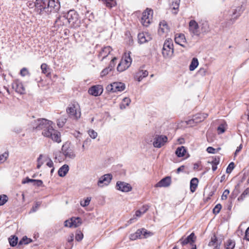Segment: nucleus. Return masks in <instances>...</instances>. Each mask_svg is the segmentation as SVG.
<instances>
[{"label": "nucleus", "instance_id": "obj_52", "mask_svg": "<svg viewBox=\"0 0 249 249\" xmlns=\"http://www.w3.org/2000/svg\"><path fill=\"white\" fill-rule=\"evenodd\" d=\"M112 66L109 67L108 68H107L105 69H104L102 72H101V75L105 76L108 73L109 71H111Z\"/></svg>", "mask_w": 249, "mask_h": 249}, {"label": "nucleus", "instance_id": "obj_37", "mask_svg": "<svg viewBox=\"0 0 249 249\" xmlns=\"http://www.w3.org/2000/svg\"><path fill=\"white\" fill-rule=\"evenodd\" d=\"M128 68L129 67L127 66L126 64H125V63L121 60L118 65L117 70L119 71H123Z\"/></svg>", "mask_w": 249, "mask_h": 249}, {"label": "nucleus", "instance_id": "obj_38", "mask_svg": "<svg viewBox=\"0 0 249 249\" xmlns=\"http://www.w3.org/2000/svg\"><path fill=\"white\" fill-rule=\"evenodd\" d=\"M236 10H234L232 13L231 18L228 21V23L229 25L232 24L235 21V20L238 18L240 16L239 14L235 16V15L236 14Z\"/></svg>", "mask_w": 249, "mask_h": 249}, {"label": "nucleus", "instance_id": "obj_60", "mask_svg": "<svg viewBox=\"0 0 249 249\" xmlns=\"http://www.w3.org/2000/svg\"><path fill=\"white\" fill-rule=\"evenodd\" d=\"M40 204L39 202H36L35 205L33 207L32 209L31 210V212H35L38 209V207L40 206Z\"/></svg>", "mask_w": 249, "mask_h": 249}, {"label": "nucleus", "instance_id": "obj_49", "mask_svg": "<svg viewBox=\"0 0 249 249\" xmlns=\"http://www.w3.org/2000/svg\"><path fill=\"white\" fill-rule=\"evenodd\" d=\"M222 208V206L220 204H217L213 209V213L216 214L218 213Z\"/></svg>", "mask_w": 249, "mask_h": 249}, {"label": "nucleus", "instance_id": "obj_14", "mask_svg": "<svg viewBox=\"0 0 249 249\" xmlns=\"http://www.w3.org/2000/svg\"><path fill=\"white\" fill-rule=\"evenodd\" d=\"M196 236L194 232L191 233L188 237L183 239L182 237L179 241L181 243L182 246H184L188 244H190L191 246H194V243L196 240Z\"/></svg>", "mask_w": 249, "mask_h": 249}, {"label": "nucleus", "instance_id": "obj_27", "mask_svg": "<svg viewBox=\"0 0 249 249\" xmlns=\"http://www.w3.org/2000/svg\"><path fill=\"white\" fill-rule=\"evenodd\" d=\"M207 116L208 115L207 114L199 113L195 115L194 117L195 118V120H196V123H199L203 121Z\"/></svg>", "mask_w": 249, "mask_h": 249}, {"label": "nucleus", "instance_id": "obj_31", "mask_svg": "<svg viewBox=\"0 0 249 249\" xmlns=\"http://www.w3.org/2000/svg\"><path fill=\"white\" fill-rule=\"evenodd\" d=\"M8 241L11 246L15 247L18 244V237L15 235H11L8 238Z\"/></svg>", "mask_w": 249, "mask_h": 249}, {"label": "nucleus", "instance_id": "obj_33", "mask_svg": "<svg viewBox=\"0 0 249 249\" xmlns=\"http://www.w3.org/2000/svg\"><path fill=\"white\" fill-rule=\"evenodd\" d=\"M170 6L173 9H177L179 7L180 0H169Z\"/></svg>", "mask_w": 249, "mask_h": 249}, {"label": "nucleus", "instance_id": "obj_32", "mask_svg": "<svg viewBox=\"0 0 249 249\" xmlns=\"http://www.w3.org/2000/svg\"><path fill=\"white\" fill-rule=\"evenodd\" d=\"M41 69L42 72L44 74H46L47 76L51 74L50 69L46 63H43L41 65Z\"/></svg>", "mask_w": 249, "mask_h": 249}, {"label": "nucleus", "instance_id": "obj_36", "mask_svg": "<svg viewBox=\"0 0 249 249\" xmlns=\"http://www.w3.org/2000/svg\"><path fill=\"white\" fill-rule=\"evenodd\" d=\"M32 242V240L28 238L27 236H24L19 242L18 245H27Z\"/></svg>", "mask_w": 249, "mask_h": 249}, {"label": "nucleus", "instance_id": "obj_44", "mask_svg": "<svg viewBox=\"0 0 249 249\" xmlns=\"http://www.w3.org/2000/svg\"><path fill=\"white\" fill-rule=\"evenodd\" d=\"M90 200H91V197H88L86 199H84L83 200L81 201L80 205L82 207L87 206L89 205Z\"/></svg>", "mask_w": 249, "mask_h": 249}, {"label": "nucleus", "instance_id": "obj_4", "mask_svg": "<svg viewBox=\"0 0 249 249\" xmlns=\"http://www.w3.org/2000/svg\"><path fill=\"white\" fill-rule=\"evenodd\" d=\"M69 116L74 120H78L81 117V109L78 103H74L70 105L66 109Z\"/></svg>", "mask_w": 249, "mask_h": 249}, {"label": "nucleus", "instance_id": "obj_43", "mask_svg": "<svg viewBox=\"0 0 249 249\" xmlns=\"http://www.w3.org/2000/svg\"><path fill=\"white\" fill-rule=\"evenodd\" d=\"M147 209V208L143 207L141 210H138L136 212L134 216H136V217H141L142 214L146 212Z\"/></svg>", "mask_w": 249, "mask_h": 249}, {"label": "nucleus", "instance_id": "obj_26", "mask_svg": "<svg viewBox=\"0 0 249 249\" xmlns=\"http://www.w3.org/2000/svg\"><path fill=\"white\" fill-rule=\"evenodd\" d=\"M200 34H206L210 31L209 25L207 21H204L200 24Z\"/></svg>", "mask_w": 249, "mask_h": 249}, {"label": "nucleus", "instance_id": "obj_64", "mask_svg": "<svg viewBox=\"0 0 249 249\" xmlns=\"http://www.w3.org/2000/svg\"><path fill=\"white\" fill-rule=\"evenodd\" d=\"M47 165L49 167H53V163L51 160H49L46 163Z\"/></svg>", "mask_w": 249, "mask_h": 249}, {"label": "nucleus", "instance_id": "obj_54", "mask_svg": "<svg viewBox=\"0 0 249 249\" xmlns=\"http://www.w3.org/2000/svg\"><path fill=\"white\" fill-rule=\"evenodd\" d=\"M8 156V154L5 152L4 153L0 155V162L4 161Z\"/></svg>", "mask_w": 249, "mask_h": 249}, {"label": "nucleus", "instance_id": "obj_34", "mask_svg": "<svg viewBox=\"0 0 249 249\" xmlns=\"http://www.w3.org/2000/svg\"><path fill=\"white\" fill-rule=\"evenodd\" d=\"M235 242L231 240H228L225 243V249H233L235 247Z\"/></svg>", "mask_w": 249, "mask_h": 249}, {"label": "nucleus", "instance_id": "obj_28", "mask_svg": "<svg viewBox=\"0 0 249 249\" xmlns=\"http://www.w3.org/2000/svg\"><path fill=\"white\" fill-rule=\"evenodd\" d=\"M186 150L183 146L178 147L176 151V154L178 157H182L184 156Z\"/></svg>", "mask_w": 249, "mask_h": 249}, {"label": "nucleus", "instance_id": "obj_5", "mask_svg": "<svg viewBox=\"0 0 249 249\" xmlns=\"http://www.w3.org/2000/svg\"><path fill=\"white\" fill-rule=\"evenodd\" d=\"M66 18L71 27L76 28L79 26L78 16L74 10H70L66 15Z\"/></svg>", "mask_w": 249, "mask_h": 249}, {"label": "nucleus", "instance_id": "obj_58", "mask_svg": "<svg viewBox=\"0 0 249 249\" xmlns=\"http://www.w3.org/2000/svg\"><path fill=\"white\" fill-rule=\"evenodd\" d=\"M34 181H35V179H30L28 177H27L25 179H24L22 181V184L28 183L29 182L34 183Z\"/></svg>", "mask_w": 249, "mask_h": 249}, {"label": "nucleus", "instance_id": "obj_48", "mask_svg": "<svg viewBox=\"0 0 249 249\" xmlns=\"http://www.w3.org/2000/svg\"><path fill=\"white\" fill-rule=\"evenodd\" d=\"M89 136L93 139H95L97 136V133L93 129H90L88 131Z\"/></svg>", "mask_w": 249, "mask_h": 249}, {"label": "nucleus", "instance_id": "obj_13", "mask_svg": "<svg viewBox=\"0 0 249 249\" xmlns=\"http://www.w3.org/2000/svg\"><path fill=\"white\" fill-rule=\"evenodd\" d=\"M116 189L123 192H128L132 190L131 186L128 183L118 181L116 183Z\"/></svg>", "mask_w": 249, "mask_h": 249}, {"label": "nucleus", "instance_id": "obj_19", "mask_svg": "<svg viewBox=\"0 0 249 249\" xmlns=\"http://www.w3.org/2000/svg\"><path fill=\"white\" fill-rule=\"evenodd\" d=\"M171 178L170 177H166L158 182L155 186L156 187H167L171 184Z\"/></svg>", "mask_w": 249, "mask_h": 249}, {"label": "nucleus", "instance_id": "obj_53", "mask_svg": "<svg viewBox=\"0 0 249 249\" xmlns=\"http://www.w3.org/2000/svg\"><path fill=\"white\" fill-rule=\"evenodd\" d=\"M42 155H40L39 157L37 158V168L39 169L41 165L43 164V162L42 161Z\"/></svg>", "mask_w": 249, "mask_h": 249}, {"label": "nucleus", "instance_id": "obj_29", "mask_svg": "<svg viewBox=\"0 0 249 249\" xmlns=\"http://www.w3.org/2000/svg\"><path fill=\"white\" fill-rule=\"evenodd\" d=\"M198 65V59L196 58H193L189 66V70L191 71H194Z\"/></svg>", "mask_w": 249, "mask_h": 249}, {"label": "nucleus", "instance_id": "obj_41", "mask_svg": "<svg viewBox=\"0 0 249 249\" xmlns=\"http://www.w3.org/2000/svg\"><path fill=\"white\" fill-rule=\"evenodd\" d=\"M249 195V187L247 188L243 193L239 196L238 200L243 201L247 196Z\"/></svg>", "mask_w": 249, "mask_h": 249}, {"label": "nucleus", "instance_id": "obj_1", "mask_svg": "<svg viewBox=\"0 0 249 249\" xmlns=\"http://www.w3.org/2000/svg\"><path fill=\"white\" fill-rule=\"evenodd\" d=\"M35 6V11L42 16L54 13L60 8L58 1L55 0H36Z\"/></svg>", "mask_w": 249, "mask_h": 249}, {"label": "nucleus", "instance_id": "obj_61", "mask_svg": "<svg viewBox=\"0 0 249 249\" xmlns=\"http://www.w3.org/2000/svg\"><path fill=\"white\" fill-rule=\"evenodd\" d=\"M245 239L249 241V227L247 229L245 232Z\"/></svg>", "mask_w": 249, "mask_h": 249}, {"label": "nucleus", "instance_id": "obj_15", "mask_svg": "<svg viewBox=\"0 0 249 249\" xmlns=\"http://www.w3.org/2000/svg\"><path fill=\"white\" fill-rule=\"evenodd\" d=\"M103 91V89L101 85H96L91 87L89 89L88 92L89 94L98 96L100 95Z\"/></svg>", "mask_w": 249, "mask_h": 249}, {"label": "nucleus", "instance_id": "obj_55", "mask_svg": "<svg viewBox=\"0 0 249 249\" xmlns=\"http://www.w3.org/2000/svg\"><path fill=\"white\" fill-rule=\"evenodd\" d=\"M20 73L21 76H25L29 74V71L26 68H23L20 70Z\"/></svg>", "mask_w": 249, "mask_h": 249}, {"label": "nucleus", "instance_id": "obj_17", "mask_svg": "<svg viewBox=\"0 0 249 249\" xmlns=\"http://www.w3.org/2000/svg\"><path fill=\"white\" fill-rule=\"evenodd\" d=\"M175 42L181 46L186 48V41L184 35L182 34H177L175 37Z\"/></svg>", "mask_w": 249, "mask_h": 249}, {"label": "nucleus", "instance_id": "obj_56", "mask_svg": "<svg viewBox=\"0 0 249 249\" xmlns=\"http://www.w3.org/2000/svg\"><path fill=\"white\" fill-rule=\"evenodd\" d=\"M34 185L37 187L42 186L43 185V181L40 179H35Z\"/></svg>", "mask_w": 249, "mask_h": 249}, {"label": "nucleus", "instance_id": "obj_45", "mask_svg": "<svg viewBox=\"0 0 249 249\" xmlns=\"http://www.w3.org/2000/svg\"><path fill=\"white\" fill-rule=\"evenodd\" d=\"M8 200L7 196L2 195L0 196V206L4 205Z\"/></svg>", "mask_w": 249, "mask_h": 249}, {"label": "nucleus", "instance_id": "obj_50", "mask_svg": "<svg viewBox=\"0 0 249 249\" xmlns=\"http://www.w3.org/2000/svg\"><path fill=\"white\" fill-rule=\"evenodd\" d=\"M234 168V163L233 162H231L228 166L226 172L227 173H230Z\"/></svg>", "mask_w": 249, "mask_h": 249}, {"label": "nucleus", "instance_id": "obj_20", "mask_svg": "<svg viewBox=\"0 0 249 249\" xmlns=\"http://www.w3.org/2000/svg\"><path fill=\"white\" fill-rule=\"evenodd\" d=\"M111 48L110 46H106L103 48L98 54V57L103 60L111 52Z\"/></svg>", "mask_w": 249, "mask_h": 249}, {"label": "nucleus", "instance_id": "obj_18", "mask_svg": "<svg viewBox=\"0 0 249 249\" xmlns=\"http://www.w3.org/2000/svg\"><path fill=\"white\" fill-rule=\"evenodd\" d=\"M139 42L143 44L148 42L151 39V36L148 33L143 32L138 34V36Z\"/></svg>", "mask_w": 249, "mask_h": 249}, {"label": "nucleus", "instance_id": "obj_7", "mask_svg": "<svg viewBox=\"0 0 249 249\" xmlns=\"http://www.w3.org/2000/svg\"><path fill=\"white\" fill-rule=\"evenodd\" d=\"M153 16V11L146 9L143 13L141 18V23L143 26L147 27L151 22Z\"/></svg>", "mask_w": 249, "mask_h": 249}, {"label": "nucleus", "instance_id": "obj_3", "mask_svg": "<svg viewBox=\"0 0 249 249\" xmlns=\"http://www.w3.org/2000/svg\"><path fill=\"white\" fill-rule=\"evenodd\" d=\"M174 54V45L172 40L168 38L165 40L163 45L162 54L164 58H171Z\"/></svg>", "mask_w": 249, "mask_h": 249}, {"label": "nucleus", "instance_id": "obj_51", "mask_svg": "<svg viewBox=\"0 0 249 249\" xmlns=\"http://www.w3.org/2000/svg\"><path fill=\"white\" fill-rule=\"evenodd\" d=\"M83 238V234L82 233L81 231H78L77 232L76 235H75V239L77 241H80L82 240V239Z\"/></svg>", "mask_w": 249, "mask_h": 249}, {"label": "nucleus", "instance_id": "obj_21", "mask_svg": "<svg viewBox=\"0 0 249 249\" xmlns=\"http://www.w3.org/2000/svg\"><path fill=\"white\" fill-rule=\"evenodd\" d=\"M13 88L16 91L20 94H23L25 89L22 83L19 82H16L13 85Z\"/></svg>", "mask_w": 249, "mask_h": 249}, {"label": "nucleus", "instance_id": "obj_9", "mask_svg": "<svg viewBox=\"0 0 249 249\" xmlns=\"http://www.w3.org/2000/svg\"><path fill=\"white\" fill-rule=\"evenodd\" d=\"M189 32L192 36H199L200 35L199 27L197 23L194 20L189 22Z\"/></svg>", "mask_w": 249, "mask_h": 249}, {"label": "nucleus", "instance_id": "obj_10", "mask_svg": "<svg viewBox=\"0 0 249 249\" xmlns=\"http://www.w3.org/2000/svg\"><path fill=\"white\" fill-rule=\"evenodd\" d=\"M82 224V220L79 217H71L65 221V226L69 228H76Z\"/></svg>", "mask_w": 249, "mask_h": 249}, {"label": "nucleus", "instance_id": "obj_23", "mask_svg": "<svg viewBox=\"0 0 249 249\" xmlns=\"http://www.w3.org/2000/svg\"><path fill=\"white\" fill-rule=\"evenodd\" d=\"M169 29L166 22L162 21L159 24V33L160 34H162L166 33L168 32Z\"/></svg>", "mask_w": 249, "mask_h": 249}, {"label": "nucleus", "instance_id": "obj_30", "mask_svg": "<svg viewBox=\"0 0 249 249\" xmlns=\"http://www.w3.org/2000/svg\"><path fill=\"white\" fill-rule=\"evenodd\" d=\"M129 238L131 240H135L138 238H142V231L138 230L135 233L130 235Z\"/></svg>", "mask_w": 249, "mask_h": 249}, {"label": "nucleus", "instance_id": "obj_25", "mask_svg": "<svg viewBox=\"0 0 249 249\" xmlns=\"http://www.w3.org/2000/svg\"><path fill=\"white\" fill-rule=\"evenodd\" d=\"M69 170V167L68 165L65 164L60 167L58 171V175L61 177H65Z\"/></svg>", "mask_w": 249, "mask_h": 249}, {"label": "nucleus", "instance_id": "obj_63", "mask_svg": "<svg viewBox=\"0 0 249 249\" xmlns=\"http://www.w3.org/2000/svg\"><path fill=\"white\" fill-rule=\"evenodd\" d=\"M74 234L73 233L71 234L69 238H68V242L71 243L73 241Z\"/></svg>", "mask_w": 249, "mask_h": 249}, {"label": "nucleus", "instance_id": "obj_47", "mask_svg": "<svg viewBox=\"0 0 249 249\" xmlns=\"http://www.w3.org/2000/svg\"><path fill=\"white\" fill-rule=\"evenodd\" d=\"M185 123L187 125L190 126H195L196 124H197L196 123V120H195V118L194 117L192 119L186 121Z\"/></svg>", "mask_w": 249, "mask_h": 249}, {"label": "nucleus", "instance_id": "obj_62", "mask_svg": "<svg viewBox=\"0 0 249 249\" xmlns=\"http://www.w3.org/2000/svg\"><path fill=\"white\" fill-rule=\"evenodd\" d=\"M83 143L86 145L87 147H88L91 143V140L89 138H87L84 141Z\"/></svg>", "mask_w": 249, "mask_h": 249}, {"label": "nucleus", "instance_id": "obj_16", "mask_svg": "<svg viewBox=\"0 0 249 249\" xmlns=\"http://www.w3.org/2000/svg\"><path fill=\"white\" fill-rule=\"evenodd\" d=\"M112 179V176L110 174H106L101 177L97 183L99 187H103L104 185H107Z\"/></svg>", "mask_w": 249, "mask_h": 249}, {"label": "nucleus", "instance_id": "obj_11", "mask_svg": "<svg viewBox=\"0 0 249 249\" xmlns=\"http://www.w3.org/2000/svg\"><path fill=\"white\" fill-rule=\"evenodd\" d=\"M62 151L66 158L73 159L76 157L73 149L68 144L63 145Z\"/></svg>", "mask_w": 249, "mask_h": 249}, {"label": "nucleus", "instance_id": "obj_42", "mask_svg": "<svg viewBox=\"0 0 249 249\" xmlns=\"http://www.w3.org/2000/svg\"><path fill=\"white\" fill-rule=\"evenodd\" d=\"M211 163L212 164V170L213 171H214L217 168V165L219 163V159H214V160H213V161Z\"/></svg>", "mask_w": 249, "mask_h": 249}, {"label": "nucleus", "instance_id": "obj_2", "mask_svg": "<svg viewBox=\"0 0 249 249\" xmlns=\"http://www.w3.org/2000/svg\"><path fill=\"white\" fill-rule=\"evenodd\" d=\"M52 124H49L42 131V134L46 137L51 138L54 142L58 143L61 142L60 134L56 130L53 129Z\"/></svg>", "mask_w": 249, "mask_h": 249}, {"label": "nucleus", "instance_id": "obj_8", "mask_svg": "<svg viewBox=\"0 0 249 249\" xmlns=\"http://www.w3.org/2000/svg\"><path fill=\"white\" fill-rule=\"evenodd\" d=\"M125 88L124 84L122 82H115L108 85L106 89L109 92H116L123 91Z\"/></svg>", "mask_w": 249, "mask_h": 249}, {"label": "nucleus", "instance_id": "obj_22", "mask_svg": "<svg viewBox=\"0 0 249 249\" xmlns=\"http://www.w3.org/2000/svg\"><path fill=\"white\" fill-rule=\"evenodd\" d=\"M148 72L146 70H140L135 75V79L139 82H140L142 79L147 76Z\"/></svg>", "mask_w": 249, "mask_h": 249}, {"label": "nucleus", "instance_id": "obj_40", "mask_svg": "<svg viewBox=\"0 0 249 249\" xmlns=\"http://www.w3.org/2000/svg\"><path fill=\"white\" fill-rule=\"evenodd\" d=\"M121 60L123 61L124 63H125V64H126L127 66L128 67L130 66L132 62V60L131 58H130L129 53H128V56L125 55V57H124Z\"/></svg>", "mask_w": 249, "mask_h": 249}, {"label": "nucleus", "instance_id": "obj_35", "mask_svg": "<svg viewBox=\"0 0 249 249\" xmlns=\"http://www.w3.org/2000/svg\"><path fill=\"white\" fill-rule=\"evenodd\" d=\"M139 230L142 231V238H146L153 235L152 232L147 231L145 229L142 228Z\"/></svg>", "mask_w": 249, "mask_h": 249}, {"label": "nucleus", "instance_id": "obj_24", "mask_svg": "<svg viewBox=\"0 0 249 249\" xmlns=\"http://www.w3.org/2000/svg\"><path fill=\"white\" fill-rule=\"evenodd\" d=\"M198 179L196 178H193L190 181V189L192 193L196 191L198 184Z\"/></svg>", "mask_w": 249, "mask_h": 249}, {"label": "nucleus", "instance_id": "obj_57", "mask_svg": "<svg viewBox=\"0 0 249 249\" xmlns=\"http://www.w3.org/2000/svg\"><path fill=\"white\" fill-rule=\"evenodd\" d=\"M229 193H230L229 190H225L224 191V192H223V194L222 195V196H221L222 199H223V200L226 199L227 198V196L229 195Z\"/></svg>", "mask_w": 249, "mask_h": 249}, {"label": "nucleus", "instance_id": "obj_46", "mask_svg": "<svg viewBox=\"0 0 249 249\" xmlns=\"http://www.w3.org/2000/svg\"><path fill=\"white\" fill-rule=\"evenodd\" d=\"M226 129V125L221 124L217 128V131L219 134L223 133Z\"/></svg>", "mask_w": 249, "mask_h": 249}, {"label": "nucleus", "instance_id": "obj_59", "mask_svg": "<svg viewBox=\"0 0 249 249\" xmlns=\"http://www.w3.org/2000/svg\"><path fill=\"white\" fill-rule=\"evenodd\" d=\"M206 151H207L208 153L211 154H214L216 152V149L211 146L208 147L207 148Z\"/></svg>", "mask_w": 249, "mask_h": 249}, {"label": "nucleus", "instance_id": "obj_12", "mask_svg": "<svg viewBox=\"0 0 249 249\" xmlns=\"http://www.w3.org/2000/svg\"><path fill=\"white\" fill-rule=\"evenodd\" d=\"M167 137L163 135H157L154 138L153 146L156 148H160L166 142Z\"/></svg>", "mask_w": 249, "mask_h": 249}, {"label": "nucleus", "instance_id": "obj_6", "mask_svg": "<svg viewBox=\"0 0 249 249\" xmlns=\"http://www.w3.org/2000/svg\"><path fill=\"white\" fill-rule=\"evenodd\" d=\"M49 124H52V121L45 119H38L32 122L31 125L33 129L37 130H42L43 131Z\"/></svg>", "mask_w": 249, "mask_h": 249}, {"label": "nucleus", "instance_id": "obj_39", "mask_svg": "<svg viewBox=\"0 0 249 249\" xmlns=\"http://www.w3.org/2000/svg\"><path fill=\"white\" fill-rule=\"evenodd\" d=\"M131 100L128 98H124L122 104L120 105L121 108H125L126 106H128L130 103Z\"/></svg>", "mask_w": 249, "mask_h": 249}]
</instances>
